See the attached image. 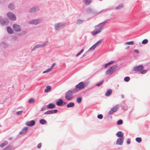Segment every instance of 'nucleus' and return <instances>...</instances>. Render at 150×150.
<instances>
[{
    "instance_id": "nucleus-4",
    "label": "nucleus",
    "mask_w": 150,
    "mask_h": 150,
    "mask_svg": "<svg viewBox=\"0 0 150 150\" xmlns=\"http://www.w3.org/2000/svg\"><path fill=\"white\" fill-rule=\"evenodd\" d=\"M117 66L116 65H113L106 72V75L111 74L117 68Z\"/></svg>"
},
{
    "instance_id": "nucleus-22",
    "label": "nucleus",
    "mask_w": 150,
    "mask_h": 150,
    "mask_svg": "<svg viewBox=\"0 0 150 150\" xmlns=\"http://www.w3.org/2000/svg\"><path fill=\"white\" fill-rule=\"evenodd\" d=\"M116 135L118 137H123V134L122 132L121 131H119L117 133Z\"/></svg>"
},
{
    "instance_id": "nucleus-21",
    "label": "nucleus",
    "mask_w": 150,
    "mask_h": 150,
    "mask_svg": "<svg viewBox=\"0 0 150 150\" xmlns=\"http://www.w3.org/2000/svg\"><path fill=\"white\" fill-rule=\"evenodd\" d=\"M64 102L62 99H59V100L57 102L56 104L58 106H60ZM64 103H65V102Z\"/></svg>"
},
{
    "instance_id": "nucleus-44",
    "label": "nucleus",
    "mask_w": 150,
    "mask_h": 150,
    "mask_svg": "<svg viewBox=\"0 0 150 150\" xmlns=\"http://www.w3.org/2000/svg\"><path fill=\"white\" fill-rule=\"evenodd\" d=\"M23 112L22 111H20L17 112V114L19 115L21 114Z\"/></svg>"
},
{
    "instance_id": "nucleus-2",
    "label": "nucleus",
    "mask_w": 150,
    "mask_h": 150,
    "mask_svg": "<svg viewBox=\"0 0 150 150\" xmlns=\"http://www.w3.org/2000/svg\"><path fill=\"white\" fill-rule=\"evenodd\" d=\"M87 85V83H83V82L79 83L76 86V88L73 90V92L76 93L85 87Z\"/></svg>"
},
{
    "instance_id": "nucleus-43",
    "label": "nucleus",
    "mask_w": 150,
    "mask_h": 150,
    "mask_svg": "<svg viewBox=\"0 0 150 150\" xmlns=\"http://www.w3.org/2000/svg\"><path fill=\"white\" fill-rule=\"evenodd\" d=\"M42 146V143H39L37 146V147L38 148H40Z\"/></svg>"
},
{
    "instance_id": "nucleus-29",
    "label": "nucleus",
    "mask_w": 150,
    "mask_h": 150,
    "mask_svg": "<svg viewBox=\"0 0 150 150\" xmlns=\"http://www.w3.org/2000/svg\"><path fill=\"white\" fill-rule=\"evenodd\" d=\"M35 102V99L33 98H32L30 99L28 101V102L29 103H33Z\"/></svg>"
},
{
    "instance_id": "nucleus-14",
    "label": "nucleus",
    "mask_w": 150,
    "mask_h": 150,
    "mask_svg": "<svg viewBox=\"0 0 150 150\" xmlns=\"http://www.w3.org/2000/svg\"><path fill=\"white\" fill-rule=\"evenodd\" d=\"M55 105L54 104L50 103L48 105L47 107V109H52L55 107Z\"/></svg>"
},
{
    "instance_id": "nucleus-49",
    "label": "nucleus",
    "mask_w": 150,
    "mask_h": 150,
    "mask_svg": "<svg viewBox=\"0 0 150 150\" xmlns=\"http://www.w3.org/2000/svg\"><path fill=\"white\" fill-rule=\"evenodd\" d=\"M134 52L136 53H138L139 52H138V50H134Z\"/></svg>"
},
{
    "instance_id": "nucleus-20",
    "label": "nucleus",
    "mask_w": 150,
    "mask_h": 150,
    "mask_svg": "<svg viewBox=\"0 0 150 150\" xmlns=\"http://www.w3.org/2000/svg\"><path fill=\"white\" fill-rule=\"evenodd\" d=\"M111 89H108L105 93V95L107 96H109L112 93Z\"/></svg>"
},
{
    "instance_id": "nucleus-46",
    "label": "nucleus",
    "mask_w": 150,
    "mask_h": 150,
    "mask_svg": "<svg viewBox=\"0 0 150 150\" xmlns=\"http://www.w3.org/2000/svg\"><path fill=\"white\" fill-rule=\"evenodd\" d=\"M127 143L128 144H129L130 143V140L129 139H128L127 141Z\"/></svg>"
},
{
    "instance_id": "nucleus-9",
    "label": "nucleus",
    "mask_w": 150,
    "mask_h": 150,
    "mask_svg": "<svg viewBox=\"0 0 150 150\" xmlns=\"http://www.w3.org/2000/svg\"><path fill=\"white\" fill-rule=\"evenodd\" d=\"M13 28L15 31L17 32L20 31L21 30L20 26L16 23L14 24L13 25Z\"/></svg>"
},
{
    "instance_id": "nucleus-10",
    "label": "nucleus",
    "mask_w": 150,
    "mask_h": 150,
    "mask_svg": "<svg viewBox=\"0 0 150 150\" xmlns=\"http://www.w3.org/2000/svg\"><path fill=\"white\" fill-rule=\"evenodd\" d=\"M124 139L123 137L118 138L116 142V145H122L124 141Z\"/></svg>"
},
{
    "instance_id": "nucleus-30",
    "label": "nucleus",
    "mask_w": 150,
    "mask_h": 150,
    "mask_svg": "<svg viewBox=\"0 0 150 150\" xmlns=\"http://www.w3.org/2000/svg\"><path fill=\"white\" fill-rule=\"evenodd\" d=\"M83 51H84L83 48L79 52H78L77 54L76 55V57H77L79 56L83 52Z\"/></svg>"
},
{
    "instance_id": "nucleus-6",
    "label": "nucleus",
    "mask_w": 150,
    "mask_h": 150,
    "mask_svg": "<svg viewBox=\"0 0 150 150\" xmlns=\"http://www.w3.org/2000/svg\"><path fill=\"white\" fill-rule=\"evenodd\" d=\"M8 18L11 20L14 21L16 19V17L15 14L9 12L7 13Z\"/></svg>"
},
{
    "instance_id": "nucleus-7",
    "label": "nucleus",
    "mask_w": 150,
    "mask_h": 150,
    "mask_svg": "<svg viewBox=\"0 0 150 150\" xmlns=\"http://www.w3.org/2000/svg\"><path fill=\"white\" fill-rule=\"evenodd\" d=\"M119 106L118 105H116L114 107L112 108L108 112V114L111 115L114 112H116L118 110Z\"/></svg>"
},
{
    "instance_id": "nucleus-34",
    "label": "nucleus",
    "mask_w": 150,
    "mask_h": 150,
    "mask_svg": "<svg viewBox=\"0 0 150 150\" xmlns=\"http://www.w3.org/2000/svg\"><path fill=\"white\" fill-rule=\"evenodd\" d=\"M123 123V121L122 120H120L117 121V124L118 125H120Z\"/></svg>"
},
{
    "instance_id": "nucleus-27",
    "label": "nucleus",
    "mask_w": 150,
    "mask_h": 150,
    "mask_svg": "<svg viewBox=\"0 0 150 150\" xmlns=\"http://www.w3.org/2000/svg\"><path fill=\"white\" fill-rule=\"evenodd\" d=\"M83 21L82 20L79 19L76 22V23L78 25H80L83 23Z\"/></svg>"
},
{
    "instance_id": "nucleus-18",
    "label": "nucleus",
    "mask_w": 150,
    "mask_h": 150,
    "mask_svg": "<svg viewBox=\"0 0 150 150\" xmlns=\"http://www.w3.org/2000/svg\"><path fill=\"white\" fill-rule=\"evenodd\" d=\"M63 26V25H62L61 23H58L55 26V29L56 30H58L62 28V26Z\"/></svg>"
},
{
    "instance_id": "nucleus-5",
    "label": "nucleus",
    "mask_w": 150,
    "mask_h": 150,
    "mask_svg": "<svg viewBox=\"0 0 150 150\" xmlns=\"http://www.w3.org/2000/svg\"><path fill=\"white\" fill-rule=\"evenodd\" d=\"M74 93L73 92V90L72 91L69 90L66 93L65 95V98L68 100H71L73 98L72 93Z\"/></svg>"
},
{
    "instance_id": "nucleus-16",
    "label": "nucleus",
    "mask_w": 150,
    "mask_h": 150,
    "mask_svg": "<svg viewBox=\"0 0 150 150\" xmlns=\"http://www.w3.org/2000/svg\"><path fill=\"white\" fill-rule=\"evenodd\" d=\"M7 32L9 34H12L13 33V30L10 27L8 26L7 28Z\"/></svg>"
},
{
    "instance_id": "nucleus-38",
    "label": "nucleus",
    "mask_w": 150,
    "mask_h": 150,
    "mask_svg": "<svg viewBox=\"0 0 150 150\" xmlns=\"http://www.w3.org/2000/svg\"><path fill=\"white\" fill-rule=\"evenodd\" d=\"M7 144V142H6L5 143H3L0 145V147H4L5 145Z\"/></svg>"
},
{
    "instance_id": "nucleus-33",
    "label": "nucleus",
    "mask_w": 150,
    "mask_h": 150,
    "mask_svg": "<svg viewBox=\"0 0 150 150\" xmlns=\"http://www.w3.org/2000/svg\"><path fill=\"white\" fill-rule=\"evenodd\" d=\"M136 140L138 143H140L142 141V139L140 138L137 137L136 138Z\"/></svg>"
},
{
    "instance_id": "nucleus-25",
    "label": "nucleus",
    "mask_w": 150,
    "mask_h": 150,
    "mask_svg": "<svg viewBox=\"0 0 150 150\" xmlns=\"http://www.w3.org/2000/svg\"><path fill=\"white\" fill-rule=\"evenodd\" d=\"M42 47V45H36L33 49L32 50V51L35 50L36 48L39 47Z\"/></svg>"
},
{
    "instance_id": "nucleus-31",
    "label": "nucleus",
    "mask_w": 150,
    "mask_h": 150,
    "mask_svg": "<svg viewBox=\"0 0 150 150\" xmlns=\"http://www.w3.org/2000/svg\"><path fill=\"white\" fill-rule=\"evenodd\" d=\"M82 98L81 97H79L77 98L76 99V101L77 103H80L82 100Z\"/></svg>"
},
{
    "instance_id": "nucleus-45",
    "label": "nucleus",
    "mask_w": 150,
    "mask_h": 150,
    "mask_svg": "<svg viewBox=\"0 0 150 150\" xmlns=\"http://www.w3.org/2000/svg\"><path fill=\"white\" fill-rule=\"evenodd\" d=\"M114 61H112L109 62H108V63H107L108 64V65H110L111 64H112L114 63Z\"/></svg>"
},
{
    "instance_id": "nucleus-3",
    "label": "nucleus",
    "mask_w": 150,
    "mask_h": 150,
    "mask_svg": "<svg viewBox=\"0 0 150 150\" xmlns=\"http://www.w3.org/2000/svg\"><path fill=\"white\" fill-rule=\"evenodd\" d=\"M144 67L142 65H139L138 66L134 67V70L136 71H139L142 74L146 73L147 72V70H144L143 69Z\"/></svg>"
},
{
    "instance_id": "nucleus-36",
    "label": "nucleus",
    "mask_w": 150,
    "mask_h": 150,
    "mask_svg": "<svg viewBox=\"0 0 150 150\" xmlns=\"http://www.w3.org/2000/svg\"><path fill=\"white\" fill-rule=\"evenodd\" d=\"M130 78L128 76H127L124 78V80L125 81L127 82L130 80Z\"/></svg>"
},
{
    "instance_id": "nucleus-1",
    "label": "nucleus",
    "mask_w": 150,
    "mask_h": 150,
    "mask_svg": "<svg viewBox=\"0 0 150 150\" xmlns=\"http://www.w3.org/2000/svg\"><path fill=\"white\" fill-rule=\"evenodd\" d=\"M104 24L105 23L103 22L96 26L95 30L91 32L92 34L93 35H95L100 32L103 29Z\"/></svg>"
},
{
    "instance_id": "nucleus-12",
    "label": "nucleus",
    "mask_w": 150,
    "mask_h": 150,
    "mask_svg": "<svg viewBox=\"0 0 150 150\" xmlns=\"http://www.w3.org/2000/svg\"><path fill=\"white\" fill-rule=\"evenodd\" d=\"M35 124V122L34 120H31L27 122L26 123V125L28 126H32L34 125Z\"/></svg>"
},
{
    "instance_id": "nucleus-39",
    "label": "nucleus",
    "mask_w": 150,
    "mask_h": 150,
    "mask_svg": "<svg viewBox=\"0 0 150 150\" xmlns=\"http://www.w3.org/2000/svg\"><path fill=\"white\" fill-rule=\"evenodd\" d=\"M97 117L98 119H102L103 118V116L102 114H99L98 115Z\"/></svg>"
},
{
    "instance_id": "nucleus-28",
    "label": "nucleus",
    "mask_w": 150,
    "mask_h": 150,
    "mask_svg": "<svg viewBox=\"0 0 150 150\" xmlns=\"http://www.w3.org/2000/svg\"><path fill=\"white\" fill-rule=\"evenodd\" d=\"M40 122L41 124L43 125L46 123V121L45 120L41 119L40 120Z\"/></svg>"
},
{
    "instance_id": "nucleus-35",
    "label": "nucleus",
    "mask_w": 150,
    "mask_h": 150,
    "mask_svg": "<svg viewBox=\"0 0 150 150\" xmlns=\"http://www.w3.org/2000/svg\"><path fill=\"white\" fill-rule=\"evenodd\" d=\"M134 42L133 41H130V42H125V43L128 45H132L134 44Z\"/></svg>"
},
{
    "instance_id": "nucleus-23",
    "label": "nucleus",
    "mask_w": 150,
    "mask_h": 150,
    "mask_svg": "<svg viewBox=\"0 0 150 150\" xmlns=\"http://www.w3.org/2000/svg\"><path fill=\"white\" fill-rule=\"evenodd\" d=\"M39 22L38 20H34L29 22L30 24H33L34 25H36Z\"/></svg>"
},
{
    "instance_id": "nucleus-50",
    "label": "nucleus",
    "mask_w": 150,
    "mask_h": 150,
    "mask_svg": "<svg viewBox=\"0 0 150 150\" xmlns=\"http://www.w3.org/2000/svg\"><path fill=\"white\" fill-rule=\"evenodd\" d=\"M108 65V63H107V64H106L105 65V68H106Z\"/></svg>"
},
{
    "instance_id": "nucleus-40",
    "label": "nucleus",
    "mask_w": 150,
    "mask_h": 150,
    "mask_svg": "<svg viewBox=\"0 0 150 150\" xmlns=\"http://www.w3.org/2000/svg\"><path fill=\"white\" fill-rule=\"evenodd\" d=\"M8 8L10 9H14L13 5V4H10L8 6Z\"/></svg>"
},
{
    "instance_id": "nucleus-42",
    "label": "nucleus",
    "mask_w": 150,
    "mask_h": 150,
    "mask_svg": "<svg viewBox=\"0 0 150 150\" xmlns=\"http://www.w3.org/2000/svg\"><path fill=\"white\" fill-rule=\"evenodd\" d=\"M48 42V41H46V42H45L43 45H42V47L45 46L47 45Z\"/></svg>"
},
{
    "instance_id": "nucleus-26",
    "label": "nucleus",
    "mask_w": 150,
    "mask_h": 150,
    "mask_svg": "<svg viewBox=\"0 0 150 150\" xmlns=\"http://www.w3.org/2000/svg\"><path fill=\"white\" fill-rule=\"evenodd\" d=\"M85 3L86 5L89 4L91 2V0H84Z\"/></svg>"
},
{
    "instance_id": "nucleus-32",
    "label": "nucleus",
    "mask_w": 150,
    "mask_h": 150,
    "mask_svg": "<svg viewBox=\"0 0 150 150\" xmlns=\"http://www.w3.org/2000/svg\"><path fill=\"white\" fill-rule=\"evenodd\" d=\"M123 7V4H121L117 7L116 8V9H120L121 8H122Z\"/></svg>"
},
{
    "instance_id": "nucleus-11",
    "label": "nucleus",
    "mask_w": 150,
    "mask_h": 150,
    "mask_svg": "<svg viewBox=\"0 0 150 150\" xmlns=\"http://www.w3.org/2000/svg\"><path fill=\"white\" fill-rule=\"evenodd\" d=\"M57 112V109L50 110L45 112L44 113V114L47 115L52 114L54 113H56Z\"/></svg>"
},
{
    "instance_id": "nucleus-15",
    "label": "nucleus",
    "mask_w": 150,
    "mask_h": 150,
    "mask_svg": "<svg viewBox=\"0 0 150 150\" xmlns=\"http://www.w3.org/2000/svg\"><path fill=\"white\" fill-rule=\"evenodd\" d=\"M38 10V8L36 7V8H33L29 10V11L30 13H34L35 12L37 11Z\"/></svg>"
},
{
    "instance_id": "nucleus-41",
    "label": "nucleus",
    "mask_w": 150,
    "mask_h": 150,
    "mask_svg": "<svg viewBox=\"0 0 150 150\" xmlns=\"http://www.w3.org/2000/svg\"><path fill=\"white\" fill-rule=\"evenodd\" d=\"M103 81H102L100 83H97L96 84V85L98 86H100L103 83Z\"/></svg>"
},
{
    "instance_id": "nucleus-17",
    "label": "nucleus",
    "mask_w": 150,
    "mask_h": 150,
    "mask_svg": "<svg viewBox=\"0 0 150 150\" xmlns=\"http://www.w3.org/2000/svg\"><path fill=\"white\" fill-rule=\"evenodd\" d=\"M28 129V127H25L23 128L22 130L20 132V134H25L26 133Z\"/></svg>"
},
{
    "instance_id": "nucleus-24",
    "label": "nucleus",
    "mask_w": 150,
    "mask_h": 150,
    "mask_svg": "<svg viewBox=\"0 0 150 150\" xmlns=\"http://www.w3.org/2000/svg\"><path fill=\"white\" fill-rule=\"evenodd\" d=\"M74 106V103L71 102L67 104V108L73 107Z\"/></svg>"
},
{
    "instance_id": "nucleus-19",
    "label": "nucleus",
    "mask_w": 150,
    "mask_h": 150,
    "mask_svg": "<svg viewBox=\"0 0 150 150\" xmlns=\"http://www.w3.org/2000/svg\"><path fill=\"white\" fill-rule=\"evenodd\" d=\"M51 89V86H47L46 87V88L44 90V91L45 92H48L50 91Z\"/></svg>"
},
{
    "instance_id": "nucleus-47",
    "label": "nucleus",
    "mask_w": 150,
    "mask_h": 150,
    "mask_svg": "<svg viewBox=\"0 0 150 150\" xmlns=\"http://www.w3.org/2000/svg\"><path fill=\"white\" fill-rule=\"evenodd\" d=\"M45 109H46L45 108V107H43L41 108V111H43Z\"/></svg>"
},
{
    "instance_id": "nucleus-13",
    "label": "nucleus",
    "mask_w": 150,
    "mask_h": 150,
    "mask_svg": "<svg viewBox=\"0 0 150 150\" xmlns=\"http://www.w3.org/2000/svg\"><path fill=\"white\" fill-rule=\"evenodd\" d=\"M55 63H54L52 64V66L50 68L48 69L46 71H45L43 72V73H47L48 72H49L50 71H51L53 69V68L54 67V66L55 65Z\"/></svg>"
},
{
    "instance_id": "nucleus-37",
    "label": "nucleus",
    "mask_w": 150,
    "mask_h": 150,
    "mask_svg": "<svg viewBox=\"0 0 150 150\" xmlns=\"http://www.w3.org/2000/svg\"><path fill=\"white\" fill-rule=\"evenodd\" d=\"M148 40L146 39H145L144 40H143L142 41V43L144 44H146L148 42Z\"/></svg>"
},
{
    "instance_id": "nucleus-48",
    "label": "nucleus",
    "mask_w": 150,
    "mask_h": 150,
    "mask_svg": "<svg viewBox=\"0 0 150 150\" xmlns=\"http://www.w3.org/2000/svg\"><path fill=\"white\" fill-rule=\"evenodd\" d=\"M100 12H92V13L93 14H95V13H99Z\"/></svg>"
},
{
    "instance_id": "nucleus-8",
    "label": "nucleus",
    "mask_w": 150,
    "mask_h": 150,
    "mask_svg": "<svg viewBox=\"0 0 150 150\" xmlns=\"http://www.w3.org/2000/svg\"><path fill=\"white\" fill-rule=\"evenodd\" d=\"M102 41V40H100L98 41L96 44L93 45L88 50V51H89L91 50H94L96 47L99 44H100Z\"/></svg>"
}]
</instances>
